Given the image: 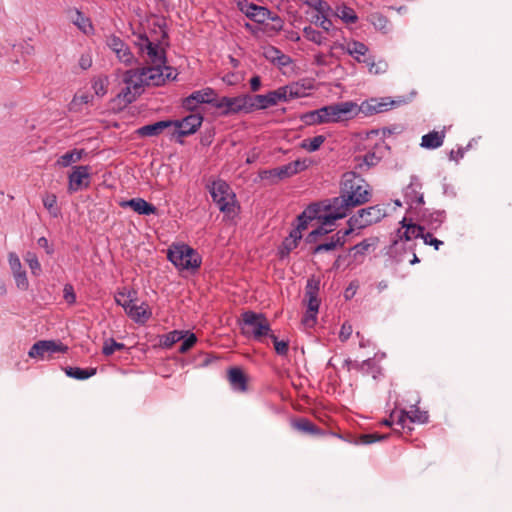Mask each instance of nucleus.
<instances>
[{
	"label": "nucleus",
	"instance_id": "nucleus-1",
	"mask_svg": "<svg viewBox=\"0 0 512 512\" xmlns=\"http://www.w3.org/2000/svg\"><path fill=\"white\" fill-rule=\"evenodd\" d=\"M372 197L369 184L355 172L343 174L340 195L329 200L324 224H333L348 215L351 209L370 201Z\"/></svg>",
	"mask_w": 512,
	"mask_h": 512
},
{
	"label": "nucleus",
	"instance_id": "nucleus-2",
	"mask_svg": "<svg viewBox=\"0 0 512 512\" xmlns=\"http://www.w3.org/2000/svg\"><path fill=\"white\" fill-rule=\"evenodd\" d=\"M207 188L213 202L225 216L233 218L237 215L239 206L237 205L236 195L226 181L222 179L214 180Z\"/></svg>",
	"mask_w": 512,
	"mask_h": 512
},
{
	"label": "nucleus",
	"instance_id": "nucleus-3",
	"mask_svg": "<svg viewBox=\"0 0 512 512\" xmlns=\"http://www.w3.org/2000/svg\"><path fill=\"white\" fill-rule=\"evenodd\" d=\"M165 76L159 67H142L130 69L123 74V83L131 85L141 94L145 86H160L164 84Z\"/></svg>",
	"mask_w": 512,
	"mask_h": 512
},
{
	"label": "nucleus",
	"instance_id": "nucleus-4",
	"mask_svg": "<svg viewBox=\"0 0 512 512\" xmlns=\"http://www.w3.org/2000/svg\"><path fill=\"white\" fill-rule=\"evenodd\" d=\"M168 260L179 270H197L202 262L199 253L187 244H173L167 252Z\"/></svg>",
	"mask_w": 512,
	"mask_h": 512
},
{
	"label": "nucleus",
	"instance_id": "nucleus-5",
	"mask_svg": "<svg viewBox=\"0 0 512 512\" xmlns=\"http://www.w3.org/2000/svg\"><path fill=\"white\" fill-rule=\"evenodd\" d=\"M241 331L246 337H252L254 340L264 342V338L271 333L269 321L262 313L245 311L241 315Z\"/></svg>",
	"mask_w": 512,
	"mask_h": 512
},
{
	"label": "nucleus",
	"instance_id": "nucleus-6",
	"mask_svg": "<svg viewBox=\"0 0 512 512\" xmlns=\"http://www.w3.org/2000/svg\"><path fill=\"white\" fill-rule=\"evenodd\" d=\"M386 215V207L381 204L362 208L349 218L347 229H351L352 232L354 229L366 228L380 222Z\"/></svg>",
	"mask_w": 512,
	"mask_h": 512
},
{
	"label": "nucleus",
	"instance_id": "nucleus-7",
	"mask_svg": "<svg viewBox=\"0 0 512 512\" xmlns=\"http://www.w3.org/2000/svg\"><path fill=\"white\" fill-rule=\"evenodd\" d=\"M324 123H338L348 121L359 115L358 104L353 101H344L322 107Z\"/></svg>",
	"mask_w": 512,
	"mask_h": 512
},
{
	"label": "nucleus",
	"instance_id": "nucleus-8",
	"mask_svg": "<svg viewBox=\"0 0 512 512\" xmlns=\"http://www.w3.org/2000/svg\"><path fill=\"white\" fill-rule=\"evenodd\" d=\"M250 99L249 94H242L235 97H227L223 96L218 98L216 96L214 107L221 111V115L228 116L232 114L238 113H250L249 111V103Z\"/></svg>",
	"mask_w": 512,
	"mask_h": 512
},
{
	"label": "nucleus",
	"instance_id": "nucleus-9",
	"mask_svg": "<svg viewBox=\"0 0 512 512\" xmlns=\"http://www.w3.org/2000/svg\"><path fill=\"white\" fill-rule=\"evenodd\" d=\"M136 44L140 52L146 54L153 64L151 67H159L162 71L163 68L167 69L165 51L159 43L150 40L146 35H140Z\"/></svg>",
	"mask_w": 512,
	"mask_h": 512
},
{
	"label": "nucleus",
	"instance_id": "nucleus-10",
	"mask_svg": "<svg viewBox=\"0 0 512 512\" xmlns=\"http://www.w3.org/2000/svg\"><path fill=\"white\" fill-rule=\"evenodd\" d=\"M319 281L309 279L305 288V297L307 300V312L303 319V323L312 327L316 322V316L319 310L320 300L318 299Z\"/></svg>",
	"mask_w": 512,
	"mask_h": 512
},
{
	"label": "nucleus",
	"instance_id": "nucleus-11",
	"mask_svg": "<svg viewBox=\"0 0 512 512\" xmlns=\"http://www.w3.org/2000/svg\"><path fill=\"white\" fill-rule=\"evenodd\" d=\"M67 351L68 347L60 341L40 340L31 346L28 355L33 359L45 360L55 353H66Z\"/></svg>",
	"mask_w": 512,
	"mask_h": 512
},
{
	"label": "nucleus",
	"instance_id": "nucleus-12",
	"mask_svg": "<svg viewBox=\"0 0 512 512\" xmlns=\"http://www.w3.org/2000/svg\"><path fill=\"white\" fill-rule=\"evenodd\" d=\"M238 9L249 19L259 24H263L267 20H279V17L274 15L268 8L249 3L246 0L238 2Z\"/></svg>",
	"mask_w": 512,
	"mask_h": 512
},
{
	"label": "nucleus",
	"instance_id": "nucleus-13",
	"mask_svg": "<svg viewBox=\"0 0 512 512\" xmlns=\"http://www.w3.org/2000/svg\"><path fill=\"white\" fill-rule=\"evenodd\" d=\"M309 162L307 160H295L288 164L276 167L274 169L265 170L261 173L262 179L277 178L285 179L297 174L300 171L308 168Z\"/></svg>",
	"mask_w": 512,
	"mask_h": 512
},
{
	"label": "nucleus",
	"instance_id": "nucleus-14",
	"mask_svg": "<svg viewBox=\"0 0 512 512\" xmlns=\"http://www.w3.org/2000/svg\"><path fill=\"white\" fill-rule=\"evenodd\" d=\"M403 197L409 209L418 210L424 205L422 183L417 176H412L410 183L403 190Z\"/></svg>",
	"mask_w": 512,
	"mask_h": 512
},
{
	"label": "nucleus",
	"instance_id": "nucleus-15",
	"mask_svg": "<svg viewBox=\"0 0 512 512\" xmlns=\"http://www.w3.org/2000/svg\"><path fill=\"white\" fill-rule=\"evenodd\" d=\"M216 92L210 87L192 92L183 99L182 106L189 111H194L200 104H210L214 107Z\"/></svg>",
	"mask_w": 512,
	"mask_h": 512
},
{
	"label": "nucleus",
	"instance_id": "nucleus-16",
	"mask_svg": "<svg viewBox=\"0 0 512 512\" xmlns=\"http://www.w3.org/2000/svg\"><path fill=\"white\" fill-rule=\"evenodd\" d=\"M106 44L115 53L119 62L126 66L133 65L136 62V58L129 46L120 37L109 35L106 38Z\"/></svg>",
	"mask_w": 512,
	"mask_h": 512
},
{
	"label": "nucleus",
	"instance_id": "nucleus-17",
	"mask_svg": "<svg viewBox=\"0 0 512 512\" xmlns=\"http://www.w3.org/2000/svg\"><path fill=\"white\" fill-rule=\"evenodd\" d=\"M331 49H340L351 56L356 62L365 64L368 61L369 48L362 42L350 40L346 44L335 42Z\"/></svg>",
	"mask_w": 512,
	"mask_h": 512
},
{
	"label": "nucleus",
	"instance_id": "nucleus-18",
	"mask_svg": "<svg viewBox=\"0 0 512 512\" xmlns=\"http://www.w3.org/2000/svg\"><path fill=\"white\" fill-rule=\"evenodd\" d=\"M285 99V95L281 93L280 88L270 91L265 95H250L249 111L250 113L254 110H264L270 106H274Z\"/></svg>",
	"mask_w": 512,
	"mask_h": 512
},
{
	"label": "nucleus",
	"instance_id": "nucleus-19",
	"mask_svg": "<svg viewBox=\"0 0 512 512\" xmlns=\"http://www.w3.org/2000/svg\"><path fill=\"white\" fill-rule=\"evenodd\" d=\"M90 183V167L85 165L74 166L68 176L69 192H77L83 187H88Z\"/></svg>",
	"mask_w": 512,
	"mask_h": 512
},
{
	"label": "nucleus",
	"instance_id": "nucleus-20",
	"mask_svg": "<svg viewBox=\"0 0 512 512\" xmlns=\"http://www.w3.org/2000/svg\"><path fill=\"white\" fill-rule=\"evenodd\" d=\"M394 104L395 101L391 100L389 97L381 98L380 100L372 98L358 105L359 114L372 115L382 113L389 110Z\"/></svg>",
	"mask_w": 512,
	"mask_h": 512
},
{
	"label": "nucleus",
	"instance_id": "nucleus-21",
	"mask_svg": "<svg viewBox=\"0 0 512 512\" xmlns=\"http://www.w3.org/2000/svg\"><path fill=\"white\" fill-rule=\"evenodd\" d=\"M203 122V117L200 114H190L182 120L173 121L172 126L178 128L177 134L179 136H188L194 134Z\"/></svg>",
	"mask_w": 512,
	"mask_h": 512
},
{
	"label": "nucleus",
	"instance_id": "nucleus-22",
	"mask_svg": "<svg viewBox=\"0 0 512 512\" xmlns=\"http://www.w3.org/2000/svg\"><path fill=\"white\" fill-rule=\"evenodd\" d=\"M402 227L397 231V239L393 240V244L397 245L398 241H410L412 239H416L422 237L424 232V227L421 225L407 223V219L403 218L401 221Z\"/></svg>",
	"mask_w": 512,
	"mask_h": 512
},
{
	"label": "nucleus",
	"instance_id": "nucleus-23",
	"mask_svg": "<svg viewBox=\"0 0 512 512\" xmlns=\"http://www.w3.org/2000/svg\"><path fill=\"white\" fill-rule=\"evenodd\" d=\"M279 88L281 90V93L285 95V99H283V102H287L292 99L307 96V91L312 88V85L305 84L304 82H293Z\"/></svg>",
	"mask_w": 512,
	"mask_h": 512
},
{
	"label": "nucleus",
	"instance_id": "nucleus-24",
	"mask_svg": "<svg viewBox=\"0 0 512 512\" xmlns=\"http://www.w3.org/2000/svg\"><path fill=\"white\" fill-rule=\"evenodd\" d=\"M351 234V229L339 230L337 233L331 236L329 241L317 245L314 248V253H320L323 251L334 250L338 246H343L346 242V237Z\"/></svg>",
	"mask_w": 512,
	"mask_h": 512
},
{
	"label": "nucleus",
	"instance_id": "nucleus-25",
	"mask_svg": "<svg viewBox=\"0 0 512 512\" xmlns=\"http://www.w3.org/2000/svg\"><path fill=\"white\" fill-rule=\"evenodd\" d=\"M120 206L123 208L130 207L139 215H151L155 214L157 211V208L154 205L148 203L143 198H132L130 200L122 201Z\"/></svg>",
	"mask_w": 512,
	"mask_h": 512
},
{
	"label": "nucleus",
	"instance_id": "nucleus-26",
	"mask_svg": "<svg viewBox=\"0 0 512 512\" xmlns=\"http://www.w3.org/2000/svg\"><path fill=\"white\" fill-rule=\"evenodd\" d=\"M406 419H409L413 423H426L428 421V414L425 411H421L418 407L413 405L410 411L401 410L397 419V424L404 428Z\"/></svg>",
	"mask_w": 512,
	"mask_h": 512
},
{
	"label": "nucleus",
	"instance_id": "nucleus-27",
	"mask_svg": "<svg viewBox=\"0 0 512 512\" xmlns=\"http://www.w3.org/2000/svg\"><path fill=\"white\" fill-rule=\"evenodd\" d=\"M228 381L233 391H247V377L240 368L233 367L228 370Z\"/></svg>",
	"mask_w": 512,
	"mask_h": 512
},
{
	"label": "nucleus",
	"instance_id": "nucleus-28",
	"mask_svg": "<svg viewBox=\"0 0 512 512\" xmlns=\"http://www.w3.org/2000/svg\"><path fill=\"white\" fill-rule=\"evenodd\" d=\"M173 125L172 120L158 121L153 124L144 125L137 129L136 133L140 137H153L160 135L166 128Z\"/></svg>",
	"mask_w": 512,
	"mask_h": 512
},
{
	"label": "nucleus",
	"instance_id": "nucleus-29",
	"mask_svg": "<svg viewBox=\"0 0 512 512\" xmlns=\"http://www.w3.org/2000/svg\"><path fill=\"white\" fill-rule=\"evenodd\" d=\"M264 56L268 61L280 68L288 66L292 62L290 56L284 54L280 49L274 46L265 48Z\"/></svg>",
	"mask_w": 512,
	"mask_h": 512
},
{
	"label": "nucleus",
	"instance_id": "nucleus-30",
	"mask_svg": "<svg viewBox=\"0 0 512 512\" xmlns=\"http://www.w3.org/2000/svg\"><path fill=\"white\" fill-rule=\"evenodd\" d=\"M87 155V152L84 149L74 148L70 151H67L63 155H61L56 160V165L62 168H66L71 166L74 163L79 162L84 156Z\"/></svg>",
	"mask_w": 512,
	"mask_h": 512
},
{
	"label": "nucleus",
	"instance_id": "nucleus-31",
	"mask_svg": "<svg viewBox=\"0 0 512 512\" xmlns=\"http://www.w3.org/2000/svg\"><path fill=\"white\" fill-rule=\"evenodd\" d=\"M446 218L445 211L437 210L433 212L424 211L421 216V221L426 225L429 229L436 230L438 229Z\"/></svg>",
	"mask_w": 512,
	"mask_h": 512
},
{
	"label": "nucleus",
	"instance_id": "nucleus-32",
	"mask_svg": "<svg viewBox=\"0 0 512 512\" xmlns=\"http://www.w3.org/2000/svg\"><path fill=\"white\" fill-rule=\"evenodd\" d=\"M445 131H432L422 136L421 147L426 149H436L443 145Z\"/></svg>",
	"mask_w": 512,
	"mask_h": 512
},
{
	"label": "nucleus",
	"instance_id": "nucleus-33",
	"mask_svg": "<svg viewBox=\"0 0 512 512\" xmlns=\"http://www.w3.org/2000/svg\"><path fill=\"white\" fill-rule=\"evenodd\" d=\"M69 14L73 24L76 25L83 33L89 34L93 31L91 21L81 11L74 9L71 10Z\"/></svg>",
	"mask_w": 512,
	"mask_h": 512
},
{
	"label": "nucleus",
	"instance_id": "nucleus-34",
	"mask_svg": "<svg viewBox=\"0 0 512 512\" xmlns=\"http://www.w3.org/2000/svg\"><path fill=\"white\" fill-rule=\"evenodd\" d=\"M126 313L137 323H145L151 317V312L144 307V304L137 305L135 302L127 309Z\"/></svg>",
	"mask_w": 512,
	"mask_h": 512
},
{
	"label": "nucleus",
	"instance_id": "nucleus-35",
	"mask_svg": "<svg viewBox=\"0 0 512 512\" xmlns=\"http://www.w3.org/2000/svg\"><path fill=\"white\" fill-rule=\"evenodd\" d=\"M65 374L77 380H85L94 376L97 372L96 368H79V367H66Z\"/></svg>",
	"mask_w": 512,
	"mask_h": 512
},
{
	"label": "nucleus",
	"instance_id": "nucleus-36",
	"mask_svg": "<svg viewBox=\"0 0 512 512\" xmlns=\"http://www.w3.org/2000/svg\"><path fill=\"white\" fill-rule=\"evenodd\" d=\"M140 95L139 91H136L131 85H125L124 88L117 94V99L123 105H128L134 102Z\"/></svg>",
	"mask_w": 512,
	"mask_h": 512
},
{
	"label": "nucleus",
	"instance_id": "nucleus-37",
	"mask_svg": "<svg viewBox=\"0 0 512 512\" xmlns=\"http://www.w3.org/2000/svg\"><path fill=\"white\" fill-rule=\"evenodd\" d=\"M135 297H136V292L133 290H129L127 292L122 291V292H118L115 295V302L119 306L123 307V309L126 312L127 309H129L131 307V305L135 302Z\"/></svg>",
	"mask_w": 512,
	"mask_h": 512
},
{
	"label": "nucleus",
	"instance_id": "nucleus-38",
	"mask_svg": "<svg viewBox=\"0 0 512 512\" xmlns=\"http://www.w3.org/2000/svg\"><path fill=\"white\" fill-rule=\"evenodd\" d=\"M330 14L314 15L312 17V23L321 27L324 31L335 35L338 31L334 28L332 21L329 19Z\"/></svg>",
	"mask_w": 512,
	"mask_h": 512
},
{
	"label": "nucleus",
	"instance_id": "nucleus-39",
	"mask_svg": "<svg viewBox=\"0 0 512 512\" xmlns=\"http://www.w3.org/2000/svg\"><path fill=\"white\" fill-rule=\"evenodd\" d=\"M322 107L313 111H309L301 116V120L307 125L324 124V116L321 113Z\"/></svg>",
	"mask_w": 512,
	"mask_h": 512
},
{
	"label": "nucleus",
	"instance_id": "nucleus-40",
	"mask_svg": "<svg viewBox=\"0 0 512 512\" xmlns=\"http://www.w3.org/2000/svg\"><path fill=\"white\" fill-rule=\"evenodd\" d=\"M303 35L308 40L317 45H323L325 43L326 38L323 36L322 32L316 30L312 26H305L303 29Z\"/></svg>",
	"mask_w": 512,
	"mask_h": 512
},
{
	"label": "nucleus",
	"instance_id": "nucleus-41",
	"mask_svg": "<svg viewBox=\"0 0 512 512\" xmlns=\"http://www.w3.org/2000/svg\"><path fill=\"white\" fill-rule=\"evenodd\" d=\"M325 139L326 138L323 135H317L312 138H306L301 142V148L305 149L308 152H315L321 147Z\"/></svg>",
	"mask_w": 512,
	"mask_h": 512
},
{
	"label": "nucleus",
	"instance_id": "nucleus-42",
	"mask_svg": "<svg viewBox=\"0 0 512 512\" xmlns=\"http://www.w3.org/2000/svg\"><path fill=\"white\" fill-rule=\"evenodd\" d=\"M368 68L369 73L374 75L383 74L388 69V64L384 60L375 61L374 58L368 57V61L365 63Z\"/></svg>",
	"mask_w": 512,
	"mask_h": 512
},
{
	"label": "nucleus",
	"instance_id": "nucleus-43",
	"mask_svg": "<svg viewBox=\"0 0 512 512\" xmlns=\"http://www.w3.org/2000/svg\"><path fill=\"white\" fill-rule=\"evenodd\" d=\"M375 243L374 239H365L362 242L354 245L350 252L353 254V257L355 259H358L359 256H364L371 246H373Z\"/></svg>",
	"mask_w": 512,
	"mask_h": 512
},
{
	"label": "nucleus",
	"instance_id": "nucleus-44",
	"mask_svg": "<svg viewBox=\"0 0 512 512\" xmlns=\"http://www.w3.org/2000/svg\"><path fill=\"white\" fill-rule=\"evenodd\" d=\"M336 15L346 23L353 24L357 21L358 17L355 11L348 6H341L337 9Z\"/></svg>",
	"mask_w": 512,
	"mask_h": 512
},
{
	"label": "nucleus",
	"instance_id": "nucleus-45",
	"mask_svg": "<svg viewBox=\"0 0 512 512\" xmlns=\"http://www.w3.org/2000/svg\"><path fill=\"white\" fill-rule=\"evenodd\" d=\"M317 210L313 207H309L308 210L303 211L298 217V224L296 227L301 229L302 231L307 228L308 222L316 217Z\"/></svg>",
	"mask_w": 512,
	"mask_h": 512
},
{
	"label": "nucleus",
	"instance_id": "nucleus-46",
	"mask_svg": "<svg viewBox=\"0 0 512 512\" xmlns=\"http://www.w3.org/2000/svg\"><path fill=\"white\" fill-rule=\"evenodd\" d=\"M185 337L184 331L174 330L166 334L163 338L162 345L170 348L175 343L181 341Z\"/></svg>",
	"mask_w": 512,
	"mask_h": 512
},
{
	"label": "nucleus",
	"instance_id": "nucleus-47",
	"mask_svg": "<svg viewBox=\"0 0 512 512\" xmlns=\"http://www.w3.org/2000/svg\"><path fill=\"white\" fill-rule=\"evenodd\" d=\"M125 349V345L123 343H119L115 341L113 338L106 339L103 344L102 353L105 356L112 355L116 350Z\"/></svg>",
	"mask_w": 512,
	"mask_h": 512
},
{
	"label": "nucleus",
	"instance_id": "nucleus-48",
	"mask_svg": "<svg viewBox=\"0 0 512 512\" xmlns=\"http://www.w3.org/2000/svg\"><path fill=\"white\" fill-rule=\"evenodd\" d=\"M294 427L302 432L309 434H319V428L307 419H301L294 423Z\"/></svg>",
	"mask_w": 512,
	"mask_h": 512
},
{
	"label": "nucleus",
	"instance_id": "nucleus-49",
	"mask_svg": "<svg viewBox=\"0 0 512 512\" xmlns=\"http://www.w3.org/2000/svg\"><path fill=\"white\" fill-rule=\"evenodd\" d=\"M268 337L273 341L274 349L278 355L286 356L288 354V350H289V342L288 341L278 340V338L272 333H270V335Z\"/></svg>",
	"mask_w": 512,
	"mask_h": 512
},
{
	"label": "nucleus",
	"instance_id": "nucleus-50",
	"mask_svg": "<svg viewBox=\"0 0 512 512\" xmlns=\"http://www.w3.org/2000/svg\"><path fill=\"white\" fill-rule=\"evenodd\" d=\"M327 206L325 207V212L323 214H320V215H316V217L321 220V226L318 227L317 229L313 230L310 234H309V237L310 238H315L317 236H322V235H325L327 233H329L331 231L330 228L328 227H331L333 224H324V220H323V217L327 214Z\"/></svg>",
	"mask_w": 512,
	"mask_h": 512
},
{
	"label": "nucleus",
	"instance_id": "nucleus-51",
	"mask_svg": "<svg viewBox=\"0 0 512 512\" xmlns=\"http://www.w3.org/2000/svg\"><path fill=\"white\" fill-rule=\"evenodd\" d=\"M43 205L53 217H57L59 215V209L57 207V198L55 195L51 194L44 197Z\"/></svg>",
	"mask_w": 512,
	"mask_h": 512
},
{
	"label": "nucleus",
	"instance_id": "nucleus-52",
	"mask_svg": "<svg viewBox=\"0 0 512 512\" xmlns=\"http://www.w3.org/2000/svg\"><path fill=\"white\" fill-rule=\"evenodd\" d=\"M24 259L34 275H38L41 272V265L35 253L27 252Z\"/></svg>",
	"mask_w": 512,
	"mask_h": 512
},
{
	"label": "nucleus",
	"instance_id": "nucleus-53",
	"mask_svg": "<svg viewBox=\"0 0 512 512\" xmlns=\"http://www.w3.org/2000/svg\"><path fill=\"white\" fill-rule=\"evenodd\" d=\"M298 243L295 240L286 237L281 246L279 247V256L280 258H284L289 255V253L297 247Z\"/></svg>",
	"mask_w": 512,
	"mask_h": 512
},
{
	"label": "nucleus",
	"instance_id": "nucleus-54",
	"mask_svg": "<svg viewBox=\"0 0 512 512\" xmlns=\"http://www.w3.org/2000/svg\"><path fill=\"white\" fill-rule=\"evenodd\" d=\"M387 437H388L387 434H379V433L362 434L359 437V443L368 445V444L375 443L377 441L387 439Z\"/></svg>",
	"mask_w": 512,
	"mask_h": 512
},
{
	"label": "nucleus",
	"instance_id": "nucleus-55",
	"mask_svg": "<svg viewBox=\"0 0 512 512\" xmlns=\"http://www.w3.org/2000/svg\"><path fill=\"white\" fill-rule=\"evenodd\" d=\"M185 337L182 339V343L179 347L180 353H186L197 341L194 333L184 331Z\"/></svg>",
	"mask_w": 512,
	"mask_h": 512
},
{
	"label": "nucleus",
	"instance_id": "nucleus-56",
	"mask_svg": "<svg viewBox=\"0 0 512 512\" xmlns=\"http://www.w3.org/2000/svg\"><path fill=\"white\" fill-rule=\"evenodd\" d=\"M309 7L316 11L315 15L330 14L332 11L330 5L324 0H315Z\"/></svg>",
	"mask_w": 512,
	"mask_h": 512
},
{
	"label": "nucleus",
	"instance_id": "nucleus-57",
	"mask_svg": "<svg viewBox=\"0 0 512 512\" xmlns=\"http://www.w3.org/2000/svg\"><path fill=\"white\" fill-rule=\"evenodd\" d=\"M16 285L21 290H26L29 286V282L24 270L16 271L13 273Z\"/></svg>",
	"mask_w": 512,
	"mask_h": 512
},
{
	"label": "nucleus",
	"instance_id": "nucleus-58",
	"mask_svg": "<svg viewBox=\"0 0 512 512\" xmlns=\"http://www.w3.org/2000/svg\"><path fill=\"white\" fill-rule=\"evenodd\" d=\"M107 78L99 77L94 80L93 82V89L95 91V94L98 96H103L107 92Z\"/></svg>",
	"mask_w": 512,
	"mask_h": 512
},
{
	"label": "nucleus",
	"instance_id": "nucleus-59",
	"mask_svg": "<svg viewBox=\"0 0 512 512\" xmlns=\"http://www.w3.org/2000/svg\"><path fill=\"white\" fill-rule=\"evenodd\" d=\"M90 99L91 96L86 93L75 95L71 102V109H79V106L88 104Z\"/></svg>",
	"mask_w": 512,
	"mask_h": 512
},
{
	"label": "nucleus",
	"instance_id": "nucleus-60",
	"mask_svg": "<svg viewBox=\"0 0 512 512\" xmlns=\"http://www.w3.org/2000/svg\"><path fill=\"white\" fill-rule=\"evenodd\" d=\"M63 297L68 304H74L76 302V294L71 284H66L64 286Z\"/></svg>",
	"mask_w": 512,
	"mask_h": 512
},
{
	"label": "nucleus",
	"instance_id": "nucleus-61",
	"mask_svg": "<svg viewBox=\"0 0 512 512\" xmlns=\"http://www.w3.org/2000/svg\"><path fill=\"white\" fill-rule=\"evenodd\" d=\"M426 245L434 246L436 250L439 249V247L443 244L442 241L434 238L431 233L427 232L422 234L421 237Z\"/></svg>",
	"mask_w": 512,
	"mask_h": 512
},
{
	"label": "nucleus",
	"instance_id": "nucleus-62",
	"mask_svg": "<svg viewBox=\"0 0 512 512\" xmlns=\"http://www.w3.org/2000/svg\"><path fill=\"white\" fill-rule=\"evenodd\" d=\"M352 332H353L352 325H351V324H349L348 322H345V323L342 325V327H341V329H340V332H339V338H340V340H341L342 342L347 341V340L350 338V336H351Z\"/></svg>",
	"mask_w": 512,
	"mask_h": 512
},
{
	"label": "nucleus",
	"instance_id": "nucleus-63",
	"mask_svg": "<svg viewBox=\"0 0 512 512\" xmlns=\"http://www.w3.org/2000/svg\"><path fill=\"white\" fill-rule=\"evenodd\" d=\"M78 64H79L80 68L83 70L89 69L92 66L91 54L89 52L83 53L78 60Z\"/></svg>",
	"mask_w": 512,
	"mask_h": 512
},
{
	"label": "nucleus",
	"instance_id": "nucleus-64",
	"mask_svg": "<svg viewBox=\"0 0 512 512\" xmlns=\"http://www.w3.org/2000/svg\"><path fill=\"white\" fill-rule=\"evenodd\" d=\"M8 260L12 273L22 270L20 259L15 253H10Z\"/></svg>",
	"mask_w": 512,
	"mask_h": 512
}]
</instances>
